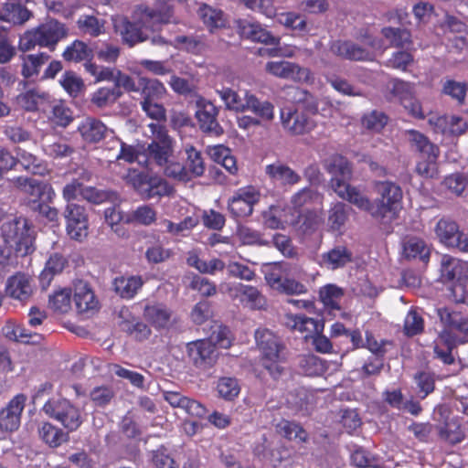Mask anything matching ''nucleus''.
Returning <instances> with one entry per match:
<instances>
[{
	"instance_id": "nucleus-5",
	"label": "nucleus",
	"mask_w": 468,
	"mask_h": 468,
	"mask_svg": "<svg viewBox=\"0 0 468 468\" xmlns=\"http://www.w3.org/2000/svg\"><path fill=\"white\" fill-rule=\"evenodd\" d=\"M375 189L378 197L372 202V217L383 223L389 222L401 208L402 190L389 181L376 183Z\"/></svg>"
},
{
	"instance_id": "nucleus-21",
	"label": "nucleus",
	"mask_w": 468,
	"mask_h": 468,
	"mask_svg": "<svg viewBox=\"0 0 468 468\" xmlns=\"http://www.w3.org/2000/svg\"><path fill=\"white\" fill-rule=\"evenodd\" d=\"M188 355L194 364L201 368L211 367L217 358L214 344L207 340L190 343L187 346Z\"/></svg>"
},
{
	"instance_id": "nucleus-50",
	"label": "nucleus",
	"mask_w": 468,
	"mask_h": 468,
	"mask_svg": "<svg viewBox=\"0 0 468 468\" xmlns=\"http://www.w3.org/2000/svg\"><path fill=\"white\" fill-rule=\"evenodd\" d=\"M320 299L330 311L340 309V301L343 297L341 288L334 284H328L320 290Z\"/></svg>"
},
{
	"instance_id": "nucleus-8",
	"label": "nucleus",
	"mask_w": 468,
	"mask_h": 468,
	"mask_svg": "<svg viewBox=\"0 0 468 468\" xmlns=\"http://www.w3.org/2000/svg\"><path fill=\"white\" fill-rule=\"evenodd\" d=\"M441 272L443 280L452 282L448 296L455 303H463L467 293V263L449 255H443L441 261Z\"/></svg>"
},
{
	"instance_id": "nucleus-24",
	"label": "nucleus",
	"mask_w": 468,
	"mask_h": 468,
	"mask_svg": "<svg viewBox=\"0 0 468 468\" xmlns=\"http://www.w3.org/2000/svg\"><path fill=\"white\" fill-rule=\"evenodd\" d=\"M144 319L154 328H167L173 320L172 311L164 303H150L144 309Z\"/></svg>"
},
{
	"instance_id": "nucleus-25",
	"label": "nucleus",
	"mask_w": 468,
	"mask_h": 468,
	"mask_svg": "<svg viewBox=\"0 0 468 468\" xmlns=\"http://www.w3.org/2000/svg\"><path fill=\"white\" fill-rule=\"evenodd\" d=\"M265 173L272 183L283 186H292L301 180L300 175L279 161L266 165Z\"/></svg>"
},
{
	"instance_id": "nucleus-46",
	"label": "nucleus",
	"mask_w": 468,
	"mask_h": 468,
	"mask_svg": "<svg viewBox=\"0 0 468 468\" xmlns=\"http://www.w3.org/2000/svg\"><path fill=\"white\" fill-rule=\"evenodd\" d=\"M143 101H154L161 100L166 93L164 84L156 79L141 78Z\"/></svg>"
},
{
	"instance_id": "nucleus-26",
	"label": "nucleus",
	"mask_w": 468,
	"mask_h": 468,
	"mask_svg": "<svg viewBox=\"0 0 468 468\" xmlns=\"http://www.w3.org/2000/svg\"><path fill=\"white\" fill-rule=\"evenodd\" d=\"M353 260L352 252L344 245H336L320 255L319 264L328 270L345 267Z\"/></svg>"
},
{
	"instance_id": "nucleus-56",
	"label": "nucleus",
	"mask_w": 468,
	"mask_h": 468,
	"mask_svg": "<svg viewBox=\"0 0 468 468\" xmlns=\"http://www.w3.org/2000/svg\"><path fill=\"white\" fill-rule=\"evenodd\" d=\"M122 92L116 88L102 87L98 89L91 96V101L97 107L102 108L113 103Z\"/></svg>"
},
{
	"instance_id": "nucleus-59",
	"label": "nucleus",
	"mask_w": 468,
	"mask_h": 468,
	"mask_svg": "<svg viewBox=\"0 0 468 468\" xmlns=\"http://www.w3.org/2000/svg\"><path fill=\"white\" fill-rule=\"evenodd\" d=\"M322 196L312 188H303L295 193L291 199L294 208H300L304 205L311 203H321Z\"/></svg>"
},
{
	"instance_id": "nucleus-13",
	"label": "nucleus",
	"mask_w": 468,
	"mask_h": 468,
	"mask_svg": "<svg viewBox=\"0 0 468 468\" xmlns=\"http://www.w3.org/2000/svg\"><path fill=\"white\" fill-rule=\"evenodd\" d=\"M261 199V192L252 186L239 188L229 199L228 208L236 218L249 217L253 212L254 206Z\"/></svg>"
},
{
	"instance_id": "nucleus-4",
	"label": "nucleus",
	"mask_w": 468,
	"mask_h": 468,
	"mask_svg": "<svg viewBox=\"0 0 468 468\" xmlns=\"http://www.w3.org/2000/svg\"><path fill=\"white\" fill-rule=\"evenodd\" d=\"M437 313L447 328L440 334L434 353L444 364L451 365L454 361L452 348L457 344L468 341V318L460 313L451 312L448 308H440Z\"/></svg>"
},
{
	"instance_id": "nucleus-51",
	"label": "nucleus",
	"mask_w": 468,
	"mask_h": 468,
	"mask_svg": "<svg viewBox=\"0 0 468 468\" xmlns=\"http://www.w3.org/2000/svg\"><path fill=\"white\" fill-rule=\"evenodd\" d=\"M49 307L57 313L66 314L71 307V292L67 289H61L49 297Z\"/></svg>"
},
{
	"instance_id": "nucleus-53",
	"label": "nucleus",
	"mask_w": 468,
	"mask_h": 468,
	"mask_svg": "<svg viewBox=\"0 0 468 468\" xmlns=\"http://www.w3.org/2000/svg\"><path fill=\"white\" fill-rule=\"evenodd\" d=\"M382 35L391 47L403 48L410 43V34L405 29L384 27Z\"/></svg>"
},
{
	"instance_id": "nucleus-22",
	"label": "nucleus",
	"mask_w": 468,
	"mask_h": 468,
	"mask_svg": "<svg viewBox=\"0 0 468 468\" xmlns=\"http://www.w3.org/2000/svg\"><path fill=\"white\" fill-rule=\"evenodd\" d=\"M284 324L291 330L303 335V337L306 339L315 334H320L324 329L322 323L302 314H287L284 318Z\"/></svg>"
},
{
	"instance_id": "nucleus-2",
	"label": "nucleus",
	"mask_w": 468,
	"mask_h": 468,
	"mask_svg": "<svg viewBox=\"0 0 468 468\" xmlns=\"http://www.w3.org/2000/svg\"><path fill=\"white\" fill-rule=\"evenodd\" d=\"M151 143L146 148V158L162 167L164 174L178 181L190 180L186 167L179 162L172 161L175 141L168 134L166 128L159 123L148 124Z\"/></svg>"
},
{
	"instance_id": "nucleus-30",
	"label": "nucleus",
	"mask_w": 468,
	"mask_h": 468,
	"mask_svg": "<svg viewBox=\"0 0 468 468\" xmlns=\"http://www.w3.org/2000/svg\"><path fill=\"white\" fill-rule=\"evenodd\" d=\"M78 131L80 132L83 141L90 144H95L106 136L108 128L100 120L86 118L80 123Z\"/></svg>"
},
{
	"instance_id": "nucleus-38",
	"label": "nucleus",
	"mask_w": 468,
	"mask_h": 468,
	"mask_svg": "<svg viewBox=\"0 0 468 468\" xmlns=\"http://www.w3.org/2000/svg\"><path fill=\"white\" fill-rule=\"evenodd\" d=\"M62 57L70 62L91 61L93 51L89 46L80 40H75L64 50Z\"/></svg>"
},
{
	"instance_id": "nucleus-35",
	"label": "nucleus",
	"mask_w": 468,
	"mask_h": 468,
	"mask_svg": "<svg viewBox=\"0 0 468 468\" xmlns=\"http://www.w3.org/2000/svg\"><path fill=\"white\" fill-rule=\"evenodd\" d=\"M67 264L66 258L60 253L55 252L48 259L44 270L39 275L40 283L48 287L55 275L59 274Z\"/></svg>"
},
{
	"instance_id": "nucleus-63",
	"label": "nucleus",
	"mask_w": 468,
	"mask_h": 468,
	"mask_svg": "<svg viewBox=\"0 0 468 468\" xmlns=\"http://www.w3.org/2000/svg\"><path fill=\"white\" fill-rule=\"evenodd\" d=\"M390 92L399 99L402 104L404 101H408L413 97L414 85L401 80H394L391 81Z\"/></svg>"
},
{
	"instance_id": "nucleus-34",
	"label": "nucleus",
	"mask_w": 468,
	"mask_h": 468,
	"mask_svg": "<svg viewBox=\"0 0 468 468\" xmlns=\"http://www.w3.org/2000/svg\"><path fill=\"white\" fill-rule=\"evenodd\" d=\"M157 219V212L150 205H141L135 209L124 214V223L141 226H150Z\"/></svg>"
},
{
	"instance_id": "nucleus-60",
	"label": "nucleus",
	"mask_w": 468,
	"mask_h": 468,
	"mask_svg": "<svg viewBox=\"0 0 468 468\" xmlns=\"http://www.w3.org/2000/svg\"><path fill=\"white\" fill-rule=\"evenodd\" d=\"M122 328L137 340H144L151 335V329L148 325L135 318L131 321H124Z\"/></svg>"
},
{
	"instance_id": "nucleus-27",
	"label": "nucleus",
	"mask_w": 468,
	"mask_h": 468,
	"mask_svg": "<svg viewBox=\"0 0 468 468\" xmlns=\"http://www.w3.org/2000/svg\"><path fill=\"white\" fill-rule=\"evenodd\" d=\"M73 300L78 312L88 313L98 308V301L87 282L79 281L74 284Z\"/></svg>"
},
{
	"instance_id": "nucleus-11",
	"label": "nucleus",
	"mask_w": 468,
	"mask_h": 468,
	"mask_svg": "<svg viewBox=\"0 0 468 468\" xmlns=\"http://www.w3.org/2000/svg\"><path fill=\"white\" fill-rule=\"evenodd\" d=\"M219 292L228 294L232 300L238 301L244 307L251 310H263L267 300L260 290L254 286L240 282H222Z\"/></svg>"
},
{
	"instance_id": "nucleus-64",
	"label": "nucleus",
	"mask_w": 468,
	"mask_h": 468,
	"mask_svg": "<svg viewBox=\"0 0 468 468\" xmlns=\"http://www.w3.org/2000/svg\"><path fill=\"white\" fill-rule=\"evenodd\" d=\"M424 322L422 317L415 310H410L404 320V332L407 335L412 336L422 332Z\"/></svg>"
},
{
	"instance_id": "nucleus-43",
	"label": "nucleus",
	"mask_w": 468,
	"mask_h": 468,
	"mask_svg": "<svg viewBox=\"0 0 468 468\" xmlns=\"http://www.w3.org/2000/svg\"><path fill=\"white\" fill-rule=\"evenodd\" d=\"M42 148L45 154L53 158H64L71 155L74 148L65 140L44 138Z\"/></svg>"
},
{
	"instance_id": "nucleus-55",
	"label": "nucleus",
	"mask_w": 468,
	"mask_h": 468,
	"mask_svg": "<svg viewBox=\"0 0 468 468\" xmlns=\"http://www.w3.org/2000/svg\"><path fill=\"white\" fill-rule=\"evenodd\" d=\"M217 389L218 395L226 400L234 399L240 392V387L238 380L234 378L229 377L218 379Z\"/></svg>"
},
{
	"instance_id": "nucleus-54",
	"label": "nucleus",
	"mask_w": 468,
	"mask_h": 468,
	"mask_svg": "<svg viewBox=\"0 0 468 468\" xmlns=\"http://www.w3.org/2000/svg\"><path fill=\"white\" fill-rule=\"evenodd\" d=\"M84 68L87 72L95 78L96 82L100 81H112L114 82L117 69L109 68L104 66H98L95 63L89 61L85 62Z\"/></svg>"
},
{
	"instance_id": "nucleus-45",
	"label": "nucleus",
	"mask_w": 468,
	"mask_h": 468,
	"mask_svg": "<svg viewBox=\"0 0 468 468\" xmlns=\"http://www.w3.org/2000/svg\"><path fill=\"white\" fill-rule=\"evenodd\" d=\"M78 28L85 35L98 37L105 33V20L92 15H82L77 21Z\"/></svg>"
},
{
	"instance_id": "nucleus-47",
	"label": "nucleus",
	"mask_w": 468,
	"mask_h": 468,
	"mask_svg": "<svg viewBox=\"0 0 468 468\" xmlns=\"http://www.w3.org/2000/svg\"><path fill=\"white\" fill-rule=\"evenodd\" d=\"M49 56L44 52L22 56V75L25 78H31L37 75L42 65L45 64Z\"/></svg>"
},
{
	"instance_id": "nucleus-15",
	"label": "nucleus",
	"mask_w": 468,
	"mask_h": 468,
	"mask_svg": "<svg viewBox=\"0 0 468 468\" xmlns=\"http://www.w3.org/2000/svg\"><path fill=\"white\" fill-rule=\"evenodd\" d=\"M68 235L76 240H82L88 235V216L85 208L80 205L69 203L64 212Z\"/></svg>"
},
{
	"instance_id": "nucleus-3",
	"label": "nucleus",
	"mask_w": 468,
	"mask_h": 468,
	"mask_svg": "<svg viewBox=\"0 0 468 468\" xmlns=\"http://www.w3.org/2000/svg\"><path fill=\"white\" fill-rule=\"evenodd\" d=\"M324 167L332 176L331 186L337 196L372 216V201L348 184L352 176V169L346 158L338 154L332 155L325 160Z\"/></svg>"
},
{
	"instance_id": "nucleus-17",
	"label": "nucleus",
	"mask_w": 468,
	"mask_h": 468,
	"mask_svg": "<svg viewBox=\"0 0 468 468\" xmlns=\"http://www.w3.org/2000/svg\"><path fill=\"white\" fill-rule=\"evenodd\" d=\"M265 70L274 77L293 81L306 82L310 80L309 69L290 61H269Z\"/></svg>"
},
{
	"instance_id": "nucleus-29",
	"label": "nucleus",
	"mask_w": 468,
	"mask_h": 468,
	"mask_svg": "<svg viewBox=\"0 0 468 468\" xmlns=\"http://www.w3.org/2000/svg\"><path fill=\"white\" fill-rule=\"evenodd\" d=\"M437 132L441 133L463 134L468 129V122L458 116H437L429 120Z\"/></svg>"
},
{
	"instance_id": "nucleus-57",
	"label": "nucleus",
	"mask_w": 468,
	"mask_h": 468,
	"mask_svg": "<svg viewBox=\"0 0 468 468\" xmlns=\"http://www.w3.org/2000/svg\"><path fill=\"white\" fill-rule=\"evenodd\" d=\"M145 188L143 196L144 198L167 196L172 191V187L160 177L148 178Z\"/></svg>"
},
{
	"instance_id": "nucleus-19",
	"label": "nucleus",
	"mask_w": 468,
	"mask_h": 468,
	"mask_svg": "<svg viewBox=\"0 0 468 468\" xmlns=\"http://www.w3.org/2000/svg\"><path fill=\"white\" fill-rule=\"evenodd\" d=\"M236 25L239 35L243 37L268 45L280 44L279 37L272 36L261 24L252 18L239 19Z\"/></svg>"
},
{
	"instance_id": "nucleus-52",
	"label": "nucleus",
	"mask_w": 468,
	"mask_h": 468,
	"mask_svg": "<svg viewBox=\"0 0 468 468\" xmlns=\"http://www.w3.org/2000/svg\"><path fill=\"white\" fill-rule=\"evenodd\" d=\"M48 110H50L49 119L57 125L65 127L72 121L69 109L67 108L61 101L51 99V103L48 107Z\"/></svg>"
},
{
	"instance_id": "nucleus-61",
	"label": "nucleus",
	"mask_w": 468,
	"mask_h": 468,
	"mask_svg": "<svg viewBox=\"0 0 468 468\" xmlns=\"http://www.w3.org/2000/svg\"><path fill=\"white\" fill-rule=\"evenodd\" d=\"M63 89L73 97H76L83 88L82 80L72 71H66L59 80Z\"/></svg>"
},
{
	"instance_id": "nucleus-33",
	"label": "nucleus",
	"mask_w": 468,
	"mask_h": 468,
	"mask_svg": "<svg viewBox=\"0 0 468 468\" xmlns=\"http://www.w3.org/2000/svg\"><path fill=\"white\" fill-rule=\"evenodd\" d=\"M143 284L140 276L116 277L112 283L115 292L123 299L133 298Z\"/></svg>"
},
{
	"instance_id": "nucleus-36",
	"label": "nucleus",
	"mask_w": 468,
	"mask_h": 468,
	"mask_svg": "<svg viewBox=\"0 0 468 468\" xmlns=\"http://www.w3.org/2000/svg\"><path fill=\"white\" fill-rule=\"evenodd\" d=\"M297 268L289 263H274L265 272L267 283L274 290H278L285 275L296 274Z\"/></svg>"
},
{
	"instance_id": "nucleus-1",
	"label": "nucleus",
	"mask_w": 468,
	"mask_h": 468,
	"mask_svg": "<svg viewBox=\"0 0 468 468\" xmlns=\"http://www.w3.org/2000/svg\"><path fill=\"white\" fill-rule=\"evenodd\" d=\"M133 22L125 19L115 20L114 27L120 32L125 43L131 47L146 40L154 46H165L168 43L160 35L154 33L161 30L164 24L171 19V6L168 5L159 8L138 6L133 15Z\"/></svg>"
},
{
	"instance_id": "nucleus-62",
	"label": "nucleus",
	"mask_w": 468,
	"mask_h": 468,
	"mask_svg": "<svg viewBox=\"0 0 468 468\" xmlns=\"http://www.w3.org/2000/svg\"><path fill=\"white\" fill-rule=\"evenodd\" d=\"M186 154L187 162L185 166L186 167L187 172H189L190 178L203 175L205 166L200 153L191 147L186 150Z\"/></svg>"
},
{
	"instance_id": "nucleus-40",
	"label": "nucleus",
	"mask_w": 468,
	"mask_h": 468,
	"mask_svg": "<svg viewBox=\"0 0 468 468\" xmlns=\"http://www.w3.org/2000/svg\"><path fill=\"white\" fill-rule=\"evenodd\" d=\"M407 133L411 145L422 154L423 156L431 159H437L439 150L437 146L431 144L426 136L414 130H410Z\"/></svg>"
},
{
	"instance_id": "nucleus-12",
	"label": "nucleus",
	"mask_w": 468,
	"mask_h": 468,
	"mask_svg": "<svg viewBox=\"0 0 468 468\" xmlns=\"http://www.w3.org/2000/svg\"><path fill=\"white\" fill-rule=\"evenodd\" d=\"M14 186L27 197L28 205L33 209L37 204L50 201L55 192L50 185L36 179L18 176L13 181Z\"/></svg>"
},
{
	"instance_id": "nucleus-20",
	"label": "nucleus",
	"mask_w": 468,
	"mask_h": 468,
	"mask_svg": "<svg viewBox=\"0 0 468 468\" xmlns=\"http://www.w3.org/2000/svg\"><path fill=\"white\" fill-rule=\"evenodd\" d=\"M282 127L292 134H303L314 127V122L303 112L282 108L280 113Z\"/></svg>"
},
{
	"instance_id": "nucleus-28",
	"label": "nucleus",
	"mask_w": 468,
	"mask_h": 468,
	"mask_svg": "<svg viewBox=\"0 0 468 468\" xmlns=\"http://www.w3.org/2000/svg\"><path fill=\"white\" fill-rule=\"evenodd\" d=\"M331 51L350 60H372L374 55L360 46L348 41H335L331 46Z\"/></svg>"
},
{
	"instance_id": "nucleus-14",
	"label": "nucleus",
	"mask_w": 468,
	"mask_h": 468,
	"mask_svg": "<svg viewBox=\"0 0 468 468\" xmlns=\"http://www.w3.org/2000/svg\"><path fill=\"white\" fill-rule=\"evenodd\" d=\"M18 86H22V88H20L21 92L16 98L17 106L27 112L42 111L46 112L48 111L51 96L48 92L37 87L27 89V84L24 81H20Z\"/></svg>"
},
{
	"instance_id": "nucleus-10",
	"label": "nucleus",
	"mask_w": 468,
	"mask_h": 468,
	"mask_svg": "<svg viewBox=\"0 0 468 468\" xmlns=\"http://www.w3.org/2000/svg\"><path fill=\"white\" fill-rule=\"evenodd\" d=\"M43 411L58 420L68 431H77L83 422L80 410L66 399H51L43 406Z\"/></svg>"
},
{
	"instance_id": "nucleus-31",
	"label": "nucleus",
	"mask_w": 468,
	"mask_h": 468,
	"mask_svg": "<svg viewBox=\"0 0 468 468\" xmlns=\"http://www.w3.org/2000/svg\"><path fill=\"white\" fill-rule=\"evenodd\" d=\"M217 93L218 94L221 101L224 102L227 110L235 112H248L249 103L247 102L251 97V93H250L249 91H246L244 95L241 96L240 94L231 90L230 88L224 87L220 90H217Z\"/></svg>"
},
{
	"instance_id": "nucleus-48",
	"label": "nucleus",
	"mask_w": 468,
	"mask_h": 468,
	"mask_svg": "<svg viewBox=\"0 0 468 468\" xmlns=\"http://www.w3.org/2000/svg\"><path fill=\"white\" fill-rule=\"evenodd\" d=\"M276 431L290 441L305 442L308 440L307 432L299 424L286 420H282L276 424Z\"/></svg>"
},
{
	"instance_id": "nucleus-58",
	"label": "nucleus",
	"mask_w": 468,
	"mask_h": 468,
	"mask_svg": "<svg viewBox=\"0 0 468 468\" xmlns=\"http://www.w3.org/2000/svg\"><path fill=\"white\" fill-rule=\"evenodd\" d=\"M414 380L419 389L420 399H425L435 388L434 374L429 371H420L415 374Z\"/></svg>"
},
{
	"instance_id": "nucleus-49",
	"label": "nucleus",
	"mask_w": 468,
	"mask_h": 468,
	"mask_svg": "<svg viewBox=\"0 0 468 468\" xmlns=\"http://www.w3.org/2000/svg\"><path fill=\"white\" fill-rule=\"evenodd\" d=\"M3 334L5 337L14 341H21L25 343L30 342L31 338L37 335L32 331L25 328L24 325L15 321H7L3 327Z\"/></svg>"
},
{
	"instance_id": "nucleus-7",
	"label": "nucleus",
	"mask_w": 468,
	"mask_h": 468,
	"mask_svg": "<svg viewBox=\"0 0 468 468\" xmlns=\"http://www.w3.org/2000/svg\"><path fill=\"white\" fill-rule=\"evenodd\" d=\"M67 36L63 24L57 20H48L37 28L27 31L19 40L22 51L33 49L36 46L54 50L57 44Z\"/></svg>"
},
{
	"instance_id": "nucleus-32",
	"label": "nucleus",
	"mask_w": 468,
	"mask_h": 468,
	"mask_svg": "<svg viewBox=\"0 0 468 468\" xmlns=\"http://www.w3.org/2000/svg\"><path fill=\"white\" fill-rule=\"evenodd\" d=\"M198 16L205 27L213 33L217 29L224 28L228 19L222 10L203 4L198 9Z\"/></svg>"
},
{
	"instance_id": "nucleus-44",
	"label": "nucleus",
	"mask_w": 468,
	"mask_h": 468,
	"mask_svg": "<svg viewBox=\"0 0 468 468\" xmlns=\"http://www.w3.org/2000/svg\"><path fill=\"white\" fill-rule=\"evenodd\" d=\"M40 438L50 447H58L68 441L69 435L61 429L48 422H44L38 428Z\"/></svg>"
},
{
	"instance_id": "nucleus-18",
	"label": "nucleus",
	"mask_w": 468,
	"mask_h": 468,
	"mask_svg": "<svg viewBox=\"0 0 468 468\" xmlns=\"http://www.w3.org/2000/svg\"><path fill=\"white\" fill-rule=\"evenodd\" d=\"M197 108L196 117L201 130L217 136L222 134L223 129L217 120L218 109L204 98H199L197 101Z\"/></svg>"
},
{
	"instance_id": "nucleus-23",
	"label": "nucleus",
	"mask_w": 468,
	"mask_h": 468,
	"mask_svg": "<svg viewBox=\"0 0 468 468\" xmlns=\"http://www.w3.org/2000/svg\"><path fill=\"white\" fill-rule=\"evenodd\" d=\"M5 292L14 299L27 301L33 293V279L27 274L17 272L8 278Z\"/></svg>"
},
{
	"instance_id": "nucleus-6",
	"label": "nucleus",
	"mask_w": 468,
	"mask_h": 468,
	"mask_svg": "<svg viewBox=\"0 0 468 468\" xmlns=\"http://www.w3.org/2000/svg\"><path fill=\"white\" fill-rule=\"evenodd\" d=\"M255 339L261 354L263 367L273 378H278L283 370L282 363L285 360L281 340L268 329H258L255 332Z\"/></svg>"
},
{
	"instance_id": "nucleus-39",
	"label": "nucleus",
	"mask_w": 468,
	"mask_h": 468,
	"mask_svg": "<svg viewBox=\"0 0 468 468\" xmlns=\"http://www.w3.org/2000/svg\"><path fill=\"white\" fill-rule=\"evenodd\" d=\"M248 111L255 114V118L260 120L261 125L263 122H271L274 119V106L268 101H261L251 93V97L247 102Z\"/></svg>"
},
{
	"instance_id": "nucleus-16",
	"label": "nucleus",
	"mask_w": 468,
	"mask_h": 468,
	"mask_svg": "<svg viewBox=\"0 0 468 468\" xmlns=\"http://www.w3.org/2000/svg\"><path fill=\"white\" fill-rule=\"evenodd\" d=\"M26 401L27 397L24 394H17L0 410L2 431L12 432L19 428Z\"/></svg>"
},
{
	"instance_id": "nucleus-42",
	"label": "nucleus",
	"mask_w": 468,
	"mask_h": 468,
	"mask_svg": "<svg viewBox=\"0 0 468 468\" xmlns=\"http://www.w3.org/2000/svg\"><path fill=\"white\" fill-rule=\"evenodd\" d=\"M16 164H20L25 170L35 175H45L47 173L48 169L46 165L36 155L20 147L16 149Z\"/></svg>"
},
{
	"instance_id": "nucleus-41",
	"label": "nucleus",
	"mask_w": 468,
	"mask_h": 468,
	"mask_svg": "<svg viewBox=\"0 0 468 468\" xmlns=\"http://www.w3.org/2000/svg\"><path fill=\"white\" fill-rule=\"evenodd\" d=\"M434 231L440 242L447 247L454 244L460 233L457 224L446 218H441L437 222Z\"/></svg>"
},
{
	"instance_id": "nucleus-37",
	"label": "nucleus",
	"mask_w": 468,
	"mask_h": 468,
	"mask_svg": "<svg viewBox=\"0 0 468 468\" xmlns=\"http://www.w3.org/2000/svg\"><path fill=\"white\" fill-rule=\"evenodd\" d=\"M430 247L420 238H409L403 243V254L408 259H419L426 262L430 258Z\"/></svg>"
},
{
	"instance_id": "nucleus-9",
	"label": "nucleus",
	"mask_w": 468,
	"mask_h": 468,
	"mask_svg": "<svg viewBox=\"0 0 468 468\" xmlns=\"http://www.w3.org/2000/svg\"><path fill=\"white\" fill-rule=\"evenodd\" d=\"M1 231L6 242H15L19 255L27 256L35 250V231L27 218H8L3 223Z\"/></svg>"
}]
</instances>
